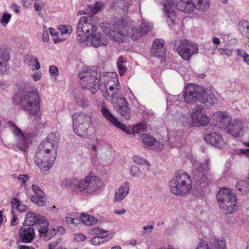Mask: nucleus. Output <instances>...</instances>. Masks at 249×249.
Segmentation results:
<instances>
[{
  "instance_id": "nucleus-1",
  "label": "nucleus",
  "mask_w": 249,
  "mask_h": 249,
  "mask_svg": "<svg viewBox=\"0 0 249 249\" xmlns=\"http://www.w3.org/2000/svg\"><path fill=\"white\" fill-rule=\"evenodd\" d=\"M101 2H97L93 5H89L83 11H79V14H97L102 8ZM97 17L92 16L82 17L78 21L76 34L77 40L79 42H84L86 40L91 43L92 46L97 48L100 46H106L107 44L106 36L98 32Z\"/></svg>"
},
{
  "instance_id": "nucleus-2",
  "label": "nucleus",
  "mask_w": 249,
  "mask_h": 249,
  "mask_svg": "<svg viewBox=\"0 0 249 249\" xmlns=\"http://www.w3.org/2000/svg\"><path fill=\"white\" fill-rule=\"evenodd\" d=\"M59 140L55 133H52L38 146L34 160L41 170L48 171L53 165L57 156Z\"/></svg>"
},
{
  "instance_id": "nucleus-3",
  "label": "nucleus",
  "mask_w": 249,
  "mask_h": 249,
  "mask_svg": "<svg viewBox=\"0 0 249 249\" xmlns=\"http://www.w3.org/2000/svg\"><path fill=\"white\" fill-rule=\"evenodd\" d=\"M14 101L28 115L39 119L41 98L37 90L20 91L14 96Z\"/></svg>"
},
{
  "instance_id": "nucleus-4",
  "label": "nucleus",
  "mask_w": 249,
  "mask_h": 249,
  "mask_svg": "<svg viewBox=\"0 0 249 249\" xmlns=\"http://www.w3.org/2000/svg\"><path fill=\"white\" fill-rule=\"evenodd\" d=\"M182 96L187 104H194L199 101L207 107H211L216 102V98L213 93L208 92L202 87L191 83L185 87Z\"/></svg>"
},
{
  "instance_id": "nucleus-5",
  "label": "nucleus",
  "mask_w": 249,
  "mask_h": 249,
  "mask_svg": "<svg viewBox=\"0 0 249 249\" xmlns=\"http://www.w3.org/2000/svg\"><path fill=\"white\" fill-rule=\"evenodd\" d=\"M64 183L72 193L77 195L94 194L100 190L102 185L100 179L94 176H87L83 179H66Z\"/></svg>"
},
{
  "instance_id": "nucleus-6",
  "label": "nucleus",
  "mask_w": 249,
  "mask_h": 249,
  "mask_svg": "<svg viewBox=\"0 0 249 249\" xmlns=\"http://www.w3.org/2000/svg\"><path fill=\"white\" fill-rule=\"evenodd\" d=\"M170 191L179 196L189 193L192 189V181L188 174L183 170L178 171L168 183Z\"/></svg>"
},
{
  "instance_id": "nucleus-7",
  "label": "nucleus",
  "mask_w": 249,
  "mask_h": 249,
  "mask_svg": "<svg viewBox=\"0 0 249 249\" xmlns=\"http://www.w3.org/2000/svg\"><path fill=\"white\" fill-rule=\"evenodd\" d=\"M92 115V112H78L72 114L73 130L76 135L82 138L89 135V129L93 125Z\"/></svg>"
},
{
  "instance_id": "nucleus-8",
  "label": "nucleus",
  "mask_w": 249,
  "mask_h": 249,
  "mask_svg": "<svg viewBox=\"0 0 249 249\" xmlns=\"http://www.w3.org/2000/svg\"><path fill=\"white\" fill-rule=\"evenodd\" d=\"M81 86L84 89L89 90L93 94L100 88L101 73L96 70L88 68L83 69L79 73Z\"/></svg>"
},
{
  "instance_id": "nucleus-9",
  "label": "nucleus",
  "mask_w": 249,
  "mask_h": 249,
  "mask_svg": "<svg viewBox=\"0 0 249 249\" xmlns=\"http://www.w3.org/2000/svg\"><path fill=\"white\" fill-rule=\"evenodd\" d=\"M217 199L224 213H231L237 209L236 195L230 188L220 189L217 194Z\"/></svg>"
},
{
  "instance_id": "nucleus-10",
  "label": "nucleus",
  "mask_w": 249,
  "mask_h": 249,
  "mask_svg": "<svg viewBox=\"0 0 249 249\" xmlns=\"http://www.w3.org/2000/svg\"><path fill=\"white\" fill-rule=\"evenodd\" d=\"M191 2V0H170V3H164L163 10L167 18V23L169 26L171 27L175 24L177 18L174 10L171 5L180 11L188 13L191 12L193 6Z\"/></svg>"
},
{
  "instance_id": "nucleus-11",
  "label": "nucleus",
  "mask_w": 249,
  "mask_h": 249,
  "mask_svg": "<svg viewBox=\"0 0 249 249\" xmlns=\"http://www.w3.org/2000/svg\"><path fill=\"white\" fill-rule=\"evenodd\" d=\"M193 165V179L197 189H201L208 186L211 182V179L206 176V173L209 170V160H207L202 164L194 160Z\"/></svg>"
},
{
  "instance_id": "nucleus-12",
  "label": "nucleus",
  "mask_w": 249,
  "mask_h": 249,
  "mask_svg": "<svg viewBox=\"0 0 249 249\" xmlns=\"http://www.w3.org/2000/svg\"><path fill=\"white\" fill-rule=\"evenodd\" d=\"M7 124L17 141V143L14 146L20 151H27L29 147V144L31 142V134L28 133H23L13 121H9Z\"/></svg>"
},
{
  "instance_id": "nucleus-13",
  "label": "nucleus",
  "mask_w": 249,
  "mask_h": 249,
  "mask_svg": "<svg viewBox=\"0 0 249 249\" xmlns=\"http://www.w3.org/2000/svg\"><path fill=\"white\" fill-rule=\"evenodd\" d=\"M175 46L178 54L186 61L189 60L194 54L198 53L197 45L187 40L176 41Z\"/></svg>"
},
{
  "instance_id": "nucleus-14",
  "label": "nucleus",
  "mask_w": 249,
  "mask_h": 249,
  "mask_svg": "<svg viewBox=\"0 0 249 249\" xmlns=\"http://www.w3.org/2000/svg\"><path fill=\"white\" fill-rule=\"evenodd\" d=\"M113 29L114 31L110 37L118 42L124 41L129 35L128 31L130 29L129 26L127 25L126 20L122 19L117 21L114 25Z\"/></svg>"
},
{
  "instance_id": "nucleus-15",
  "label": "nucleus",
  "mask_w": 249,
  "mask_h": 249,
  "mask_svg": "<svg viewBox=\"0 0 249 249\" xmlns=\"http://www.w3.org/2000/svg\"><path fill=\"white\" fill-rule=\"evenodd\" d=\"M191 116L193 123L196 126H205L210 122L209 117L200 105H197L192 109Z\"/></svg>"
},
{
  "instance_id": "nucleus-16",
  "label": "nucleus",
  "mask_w": 249,
  "mask_h": 249,
  "mask_svg": "<svg viewBox=\"0 0 249 249\" xmlns=\"http://www.w3.org/2000/svg\"><path fill=\"white\" fill-rule=\"evenodd\" d=\"M101 111L103 116L114 125L121 129L128 134H131L130 131L128 130L125 125L121 123L106 107L102 106Z\"/></svg>"
},
{
  "instance_id": "nucleus-17",
  "label": "nucleus",
  "mask_w": 249,
  "mask_h": 249,
  "mask_svg": "<svg viewBox=\"0 0 249 249\" xmlns=\"http://www.w3.org/2000/svg\"><path fill=\"white\" fill-rule=\"evenodd\" d=\"M245 127L240 120H233L230 125L227 128L226 131L232 136L236 138L243 136Z\"/></svg>"
},
{
  "instance_id": "nucleus-18",
  "label": "nucleus",
  "mask_w": 249,
  "mask_h": 249,
  "mask_svg": "<svg viewBox=\"0 0 249 249\" xmlns=\"http://www.w3.org/2000/svg\"><path fill=\"white\" fill-rule=\"evenodd\" d=\"M214 118L218 127L226 130L232 122L231 117L226 112H217L214 115Z\"/></svg>"
},
{
  "instance_id": "nucleus-19",
  "label": "nucleus",
  "mask_w": 249,
  "mask_h": 249,
  "mask_svg": "<svg viewBox=\"0 0 249 249\" xmlns=\"http://www.w3.org/2000/svg\"><path fill=\"white\" fill-rule=\"evenodd\" d=\"M164 41L163 39H155L153 44L151 52L156 57L164 60L166 57L165 50L163 47Z\"/></svg>"
},
{
  "instance_id": "nucleus-20",
  "label": "nucleus",
  "mask_w": 249,
  "mask_h": 249,
  "mask_svg": "<svg viewBox=\"0 0 249 249\" xmlns=\"http://www.w3.org/2000/svg\"><path fill=\"white\" fill-rule=\"evenodd\" d=\"M118 102V107H116L117 110L120 113L121 116L125 120L130 118L131 113L129 107H128V103L124 97H119L117 99Z\"/></svg>"
},
{
  "instance_id": "nucleus-21",
  "label": "nucleus",
  "mask_w": 249,
  "mask_h": 249,
  "mask_svg": "<svg viewBox=\"0 0 249 249\" xmlns=\"http://www.w3.org/2000/svg\"><path fill=\"white\" fill-rule=\"evenodd\" d=\"M204 139L207 143L216 147L220 148L224 144V140L221 135L215 132L206 134Z\"/></svg>"
},
{
  "instance_id": "nucleus-22",
  "label": "nucleus",
  "mask_w": 249,
  "mask_h": 249,
  "mask_svg": "<svg viewBox=\"0 0 249 249\" xmlns=\"http://www.w3.org/2000/svg\"><path fill=\"white\" fill-rule=\"evenodd\" d=\"M18 232L19 237L24 243H30L35 238V230L32 227L20 228Z\"/></svg>"
},
{
  "instance_id": "nucleus-23",
  "label": "nucleus",
  "mask_w": 249,
  "mask_h": 249,
  "mask_svg": "<svg viewBox=\"0 0 249 249\" xmlns=\"http://www.w3.org/2000/svg\"><path fill=\"white\" fill-rule=\"evenodd\" d=\"M10 58L9 50L5 48H0V74L7 72V63Z\"/></svg>"
},
{
  "instance_id": "nucleus-24",
  "label": "nucleus",
  "mask_w": 249,
  "mask_h": 249,
  "mask_svg": "<svg viewBox=\"0 0 249 249\" xmlns=\"http://www.w3.org/2000/svg\"><path fill=\"white\" fill-rule=\"evenodd\" d=\"M141 139L146 147H150L155 146L157 144H159V146L158 148L155 147L156 150L162 149L164 147L162 143L158 142L154 137L148 134H142L141 136Z\"/></svg>"
},
{
  "instance_id": "nucleus-25",
  "label": "nucleus",
  "mask_w": 249,
  "mask_h": 249,
  "mask_svg": "<svg viewBox=\"0 0 249 249\" xmlns=\"http://www.w3.org/2000/svg\"><path fill=\"white\" fill-rule=\"evenodd\" d=\"M45 217L33 212H28L26 214V219L24 222L25 226H33L39 224Z\"/></svg>"
},
{
  "instance_id": "nucleus-26",
  "label": "nucleus",
  "mask_w": 249,
  "mask_h": 249,
  "mask_svg": "<svg viewBox=\"0 0 249 249\" xmlns=\"http://www.w3.org/2000/svg\"><path fill=\"white\" fill-rule=\"evenodd\" d=\"M129 191V184L128 182H125L119 188L116 192L114 201H121L128 195Z\"/></svg>"
},
{
  "instance_id": "nucleus-27",
  "label": "nucleus",
  "mask_w": 249,
  "mask_h": 249,
  "mask_svg": "<svg viewBox=\"0 0 249 249\" xmlns=\"http://www.w3.org/2000/svg\"><path fill=\"white\" fill-rule=\"evenodd\" d=\"M191 4L193 5L191 12L195 9L201 11H207L210 7V0H191Z\"/></svg>"
},
{
  "instance_id": "nucleus-28",
  "label": "nucleus",
  "mask_w": 249,
  "mask_h": 249,
  "mask_svg": "<svg viewBox=\"0 0 249 249\" xmlns=\"http://www.w3.org/2000/svg\"><path fill=\"white\" fill-rule=\"evenodd\" d=\"M153 26L148 22L145 21L142 19V23L139 28V32H138L137 35L133 36L134 38L141 37L144 35L147 34L152 29Z\"/></svg>"
},
{
  "instance_id": "nucleus-29",
  "label": "nucleus",
  "mask_w": 249,
  "mask_h": 249,
  "mask_svg": "<svg viewBox=\"0 0 249 249\" xmlns=\"http://www.w3.org/2000/svg\"><path fill=\"white\" fill-rule=\"evenodd\" d=\"M113 234H109L106 236H96L92 238L89 242L90 243L94 246H98L100 244H104L106 242H107L109 240L112 238Z\"/></svg>"
},
{
  "instance_id": "nucleus-30",
  "label": "nucleus",
  "mask_w": 249,
  "mask_h": 249,
  "mask_svg": "<svg viewBox=\"0 0 249 249\" xmlns=\"http://www.w3.org/2000/svg\"><path fill=\"white\" fill-rule=\"evenodd\" d=\"M81 221L86 225H93L97 223L98 220L93 216L82 213L80 216Z\"/></svg>"
},
{
  "instance_id": "nucleus-31",
  "label": "nucleus",
  "mask_w": 249,
  "mask_h": 249,
  "mask_svg": "<svg viewBox=\"0 0 249 249\" xmlns=\"http://www.w3.org/2000/svg\"><path fill=\"white\" fill-rule=\"evenodd\" d=\"M211 245L212 249H226V240L224 239H212Z\"/></svg>"
},
{
  "instance_id": "nucleus-32",
  "label": "nucleus",
  "mask_w": 249,
  "mask_h": 249,
  "mask_svg": "<svg viewBox=\"0 0 249 249\" xmlns=\"http://www.w3.org/2000/svg\"><path fill=\"white\" fill-rule=\"evenodd\" d=\"M238 29L240 33L244 36L249 35V22L246 20H242L239 22Z\"/></svg>"
},
{
  "instance_id": "nucleus-33",
  "label": "nucleus",
  "mask_w": 249,
  "mask_h": 249,
  "mask_svg": "<svg viewBox=\"0 0 249 249\" xmlns=\"http://www.w3.org/2000/svg\"><path fill=\"white\" fill-rule=\"evenodd\" d=\"M24 62L29 66H35L36 70H38L40 68V65L37 59L33 55L26 56L24 60Z\"/></svg>"
},
{
  "instance_id": "nucleus-34",
  "label": "nucleus",
  "mask_w": 249,
  "mask_h": 249,
  "mask_svg": "<svg viewBox=\"0 0 249 249\" xmlns=\"http://www.w3.org/2000/svg\"><path fill=\"white\" fill-rule=\"evenodd\" d=\"M126 62V59L123 57H119L118 59L117 66L118 69V71L121 76H123L126 71V68L124 65Z\"/></svg>"
},
{
  "instance_id": "nucleus-35",
  "label": "nucleus",
  "mask_w": 249,
  "mask_h": 249,
  "mask_svg": "<svg viewBox=\"0 0 249 249\" xmlns=\"http://www.w3.org/2000/svg\"><path fill=\"white\" fill-rule=\"evenodd\" d=\"M114 85H111L109 86V89L110 91H113V93L112 94V97L113 98H117V99L118 98L116 96L117 94H119V90L120 89V85L119 83V81L118 79H116L115 81H114Z\"/></svg>"
},
{
  "instance_id": "nucleus-36",
  "label": "nucleus",
  "mask_w": 249,
  "mask_h": 249,
  "mask_svg": "<svg viewBox=\"0 0 249 249\" xmlns=\"http://www.w3.org/2000/svg\"><path fill=\"white\" fill-rule=\"evenodd\" d=\"M38 225L41 227V228L38 230L40 235L42 234H45L48 232L49 230V223L45 218L42 219L41 222H40Z\"/></svg>"
},
{
  "instance_id": "nucleus-37",
  "label": "nucleus",
  "mask_w": 249,
  "mask_h": 249,
  "mask_svg": "<svg viewBox=\"0 0 249 249\" xmlns=\"http://www.w3.org/2000/svg\"><path fill=\"white\" fill-rule=\"evenodd\" d=\"M30 199L32 202L39 206H44L46 204L44 197H40L37 195H31Z\"/></svg>"
},
{
  "instance_id": "nucleus-38",
  "label": "nucleus",
  "mask_w": 249,
  "mask_h": 249,
  "mask_svg": "<svg viewBox=\"0 0 249 249\" xmlns=\"http://www.w3.org/2000/svg\"><path fill=\"white\" fill-rule=\"evenodd\" d=\"M11 17V15L9 13H3L2 18L0 19V23L3 27H5L7 26L10 20Z\"/></svg>"
},
{
  "instance_id": "nucleus-39",
  "label": "nucleus",
  "mask_w": 249,
  "mask_h": 249,
  "mask_svg": "<svg viewBox=\"0 0 249 249\" xmlns=\"http://www.w3.org/2000/svg\"><path fill=\"white\" fill-rule=\"evenodd\" d=\"M76 102L78 106L84 108L88 107L89 103L88 99L83 97L78 98Z\"/></svg>"
},
{
  "instance_id": "nucleus-40",
  "label": "nucleus",
  "mask_w": 249,
  "mask_h": 249,
  "mask_svg": "<svg viewBox=\"0 0 249 249\" xmlns=\"http://www.w3.org/2000/svg\"><path fill=\"white\" fill-rule=\"evenodd\" d=\"M218 52L221 55H226L230 57L232 55L233 50L231 48L225 47L224 48H219L217 49Z\"/></svg>"
},
{
  "instance_id": "nucleus-41",
  "label": "nucleus",
  "mask_w": 249,
  "mask_h": 249,
  "mask_svg": "<svg viewBox=\"0 0 249 249\" xmlns=\"http://www.w3.org/2000/svg\"><path fill=\"white\" fill-rule=\"evenodd\" d=\"M133 161L135 163L140 165H147L148 166H150V164L148 161H146L145 159L138 156H135L133 157Z\"/></svg>"
},
{
  "instance_id": "nucleus-42",
  "label": "nucleus",
  "mask_w": 249,
  "mask_h": 249,
  "mask_svg": "<svg viewBox=\"0 0 249 249\" xmlns=\"http://www.w3.org/2000/svg\"><path fill=\"white\" fill-rule=\"evenodd\" d=\"M130 174L132 177H139L142 175V172L138 167L136 166H133L130 169Z\"/></svg>"
},
{
  "instance_id": "nucleus-43",
  "label": "nucleus",
  "mask_w": 249,
  "mask_h": 249,
  "mask_svg": "<svg viewBox=\"0 0 249 249\" xmlns=\"http://www.w3.org/2000/svg\"><path fill=\"white\" fill-rule=\"evenodd\" d=\"M127 26H129L130 27V29L128 31L129 32V35L127 36V37H130L131 38H132L133 40H135L138 39L139 37L134 38L133 37V36H136L137 35L138 32H139V29H137L133 28L132 26H131L130 24H127Z\"/></svg>"
},
{
  "instance_id": "nucleus-44",
  "label": "nucleus",
  "mask_w": 249,
  "mask_h": 249,
  "mask_svg": "<svg viewBox=\"0 0 249 249\" xmlns=\"http://www.w3.org/2000/svg\"><path fill=\"white\" fill-rule=\"evenodd\" d=\"M32 190L34 191V192L36 194V195L40 197L44 196V193L37 185L35 184L33 185Z\"/></svg>"
},
{
  "instance_id": "nucleus-45",
  "label": "nucleus",
  "mask_w": 249,
  "mask_h": 249,
  "mask_svg": "<svg viewBox=\"0 0 249 249\" xmlns=\"http://www.w3.org/2000/svg\"><path fill=\"white\" fill-rule=\"evenodd\" d=\"M59 29L62 34H71V27H67L66 25H60L59 26Z\"/></svg>"
},
{
  "instance_id": "nucleus-46",
  "label": "nucleus",
  "mask_w": 249,
  "mask_h": 249,
  "mask_svg": "<svg viewBox=\"0 0 249 249\" xmlns=\"http://www.w3.org/2000/svg\"><path fill=\"white\" fill-rule=\"evenodd\" d=\"M66 221L68 224H73L76 226L78 225L80 223V221L79 219L73 218L70 217H66Z\"/></svg>"
},
{
  "instance_id": "nucleus-47",
  "label": "nucleus",
  "mask_w": 249,
  "mask_h": 249,
  "mask_svg": "<svg viewBox=\"0 0 249 249\" xmlns=\"http://www.w3.org/2000/svg\"><path fill=\"white\" fill-rule=\"evenodd\" d=\"M86 239V236L82 233H78L74 235V240L77 243L84 241Z\"/></svg>"
},
{
  "instance_id": "nucleus-48",
  "label": "nucleus",
  "mask_w": 249,
  "mask_h": 249,
  "mask_svg": "<svg viewBox=\"0 0 249 249\" xmlns=\"http://www.w3.org/2000/svg\"><path fill=\"white\" fill-rule=\"evenodd\" d=\"M49 72L51 75L58 76L59 74L58 69L54 65L50 66Z\"/></svg>"
},
{
  "instance_id": "nucleus-49",
  "label": "nucleus",
  "mask_w": 249,
  "mask_h": 249,
  "mask_svg": "<svg viewBox=\"0 0 249 249\" xmlns=\"http://www.w3.org/2000/svg\"><path fill=\"white\" fill-rule=\"evenodd\" d=\"M196 249H209V248L207 242L202 240L197 245Z\"/></svg>"
},
{
  "instance_id": "nucleus-50",
  "label": "nucleus",
  "mask_w": 249,
  "mask_h": 249,
  "mask_svg": "<svg viewBox=\"0 0 249 249\" xmlns=\"http://www.w3.org/2000/svg\"><path fill=\"white\" fill-rule=\"evenodd\" d=\"M92 232L96 235L101 234L103 233H107L108 231L102 229L99 227L94 228L92 230Z\"/></svg>"
},
{
  "instance_id": "nucleus-51",
  "label": "nucleus",
  "mask_w": 249,
  "mask_h": 249,
  "mask_svg": "<svg viewBox=\"0 0 249 249\" xmlns=\"http://www.w3.org/2000/svg\"><path fill=\"white\" fill-rule=\"evenodd\" d=\"M235 152L237 155L245 154L248 158H249V149H237Z\"/></svg>"
},
{
  "instance_id": "nucleus-52",
  "label": "nucleus",
  "mask_w": 249,
  "mask_h": 249,
  "mask_svg": "<svg viewBox=\"0 0 249 249\" xmlns=\"http://www.w3.org/2000/svg\"><path fill=\"white\" fill-rule=\"evenodd\" d=\"M144 128V125L142 124H138L137 125L135 126L133 129L134 133H139L142 131Z\"/></svg>"
},
{
  "instance_id": "nucleus-53",
  "label": "nucleus",
  "mask_w": 249,
  "mask_h": 249,
  "mask_svg": "<svg viewBox=\"0 0 249 249\" xmlns=\"http://www.w3.org/2000/svg\"><path fill=\"white\" fill-rule=\"evenodd\" d=\"M28 178L27 175H20L18 178V179L21 180L23 183H25L28 181Z\"/></svg>"
},
{
  "instance_id": "nucleus-54",
  "label": "nucleus",
  "mask_w": 249,
  "mask_h": 249,
  "mask_svg": "<svg viewBox=\"0 0 249 249\" xmlns=\"http://www.w3.org/2000/svg\"><path fill=\"white\" fill-rule=\"evenodd\" d=\"M44 6V4L43 3L38 2H36L34 5L35 9L37 11H40Z\"/></svg>"
},
{
  "instance_id": "nucleus-55",
  "label": "nucleus",
  "mask_w": 249,
  "mask_h": 249,
  "mask_svg": "<svg viewBox=\"0 0 249 249\" xmlns=\"http://www.w3.org/2000/svg\"><path fill=\"white\" fill-rule=\"evenodd\" d=\"M49 40V36L48 31H44L42 34V40L43 42H48Z\"/></svg>"
},
{
  "instance_id": "nucleus-56",
  "label": "nucleus",
  "mask_w": 249,
  "mask_h": 249,
  "mask_svg": "<svg viewBox=\"0 0 249 249\" xmlns=\"http://www.w3.org/2000/svg\"><path fill=\"white\" fill-rule=\"evenodd\" d=\"M27 206L24 204H21L19 203V205L17 206V209L20 212H24L27 210Z\"/></svg>"
},
{
  "instance_id": "nucleus-57",
  "label": "nucleus",
  "mask_w": 249,
  "mask_h": 249,
  "mask_svg": "<svg viewBox=\"0 0 249 249\" xmlns=\"http://www.w3.org/2000/svg\"><path fill=\"white\" fill-rule=\"evenodd\" d=\"M246 51L240 49H238L235 50V53L238 56L243 57L244 55L246 53Z\"/></svg>"
},
{
  "instance_id": "nucleus-58",
  "label": "nucleus",
  "mask_w": 249,
  "mask_h": 249,
  "mask_svg": "<svg viewBox=\"0 0 249 249\" xmlns=\"http://www.w3.org/2000/svg\"><path fill=\"white\" fill-rule=\"evenodd\" d=\"M60 243V241L56 240V241H53L51 242L49 245V249H54L57 245Z\"/></svg>"
},
{
  "instance_id": "nucleus-59",
  "label": "nucleus",
  "mask_w": 249,
  "mask_h": 249,
  "mask_svg": "<svg viewBox=\"0 0 249 249\" xmlns=\"http://www.w3.org/2000/svg\"><path fill=\"white\" fill-rule=\"evenodd\" d=\"M21 202L18 201V200L16 198H13L12 201H11V206L13 209L16 208L17 209V206L18 205H19V203Z\"/></svg>"
},
{
  "instance_id": "nucleus-60",
  "label": "nucleus",
  "mask_w": 249,
  "mask_h": 249,
  "mask_svg": "<svg viewBox=\"0 0 249 249\" xmlns=\"http://www.w3.org/2000/svg\"><path fill=\"white\" fill-rule=\"evenodd\" d=\"M12 214H13V212H12ZM18 219L16 216L15 215L13 214V218L12 219L11 221L10 224L12 226H15L18 224Z\"/></svg>"
},
{
  "instance_id": "nucleus-61",
  "label": "nucleus",
  "mask_w": 249,
  "mask_h": 249,
  "mask_svg": "<svg viewBox=\"0 0 249 249\" xmlns=\"http://www.w3.org/2000/svg\"><path fill=\"white\" fill-rule=\"evenodd\" d=\"M12 7L14 9L15 12L18 13H19L20 7L18 6L17 4L13 3L12 4Z\"/></svg>"
},
{
  "instance_id": "nucleus-62",
  "label": "nucleus",
  "mask_w": 249,
  "mask_h": 249,
  "mask_svg": "<svg viewBox=\"0 0 249 249\" xmlns=\"http://www.w3.org/2000/svg\"><path fill=\"white\" fill-rule=\"evenodd\" d=\"M49 32H50L51 35L52 36H58V32H56V30L54 28L51 27V28H49Z\"/></svg>"
},
{
  "instance_id": "nucleus-63",
  "label": "nucleus",
  "mask_w": 249,
  "mask_h": 249,
  "mask_svg": "<svg viewBox=\"0 0 249 249\" xmlns=\"http://www.w3.org/2000/svg\"><path fill=\"white\" fill-rule=\"evenodd\" d=\"M41 74L39 72L35 73L33 75V77L35 81L39 80L41 78Z\"/></svg>"
},
{
  "instance_id": "nucleus-64",
  "label": "nucleus",
  "mask_w": 249,
  "mask_h": 249,
  "mask_svg": "<svg viewBox=\"0 0 249 249\" xmlns=\"http://www.w3.org/2000/svg\"><path fill=\"white\" fill-rule=\"evenodd\" d=\"M243 58L245 63L249 65V54L246 52L243 57Z\"/></svg>"
}]
</instances>
